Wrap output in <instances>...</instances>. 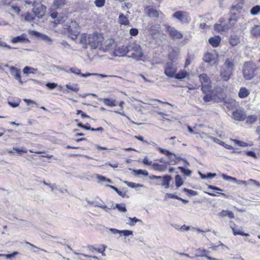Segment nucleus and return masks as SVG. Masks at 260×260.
Here are the masks:
<instances>
[{"label": "nucleus", "instance_id": "nucleus-35", "mask_svg": "<svg viewBox=\"0 0 260 260\" xmlns=\"http://www.w3.org/2000/svg\"><path fill=\"white\" fill-rule=\"evenodd\" d=\"M184 183V181L182 179L181 176L179 174H177L175 177V184L176 188L178 189L181 187Z\"/></svg>", "mask_w": 260, "mask_h": 260}, {"label": "nucleus", "instance_id": "nucleus-49", "mask_svg": "<svg viewBox=\"0 0 260 260\" xmlns=\"http://www.w3.org/2000/svg\"><path fill=\"white\" fill-rule=\"evenodd\" d=\"M13 150H15L18 155H22L23 153H26L27 152V150L25 149L24 147L22 148H17L14 147H13Z\"/></svg>", "mask_w": 260, "mask_h": 260}, {"label": "nucleus", "instance_id": "nucleus-10", "mask_svg": "<svg viewBox=\"0 0 260 260\" xmlns=\"http://www.w3.org/2000/svg\"><path fill=\"white\" fill-rule=\"evenodd\" d=\"M166 29L169 33L170 37L173 40L181 39L183 38V35L181 32L176 29L174 27L167 25Z\"/></svg>", "mask_w": 260, "mask_h": 260}, {"label": "nucleus", "instance_id": "nucleus-44", "mask_svg": "<svg viewBox=\"0 0 260 260\" xmlns=\"http://www.w3.org/2000/svg\"><path fill=\"white\" fill-rule=\"evenodd\" d=\"M245 119L246 123L251 124L256 121L257 117L255 115H251L247 117Z\"/></svg>", "mask_w": 260, "mask_h": 260}, {"label": "nucleus", "instance_id": "nucleus-54", "mask_svg": "<svg viewBox=\"0 0 260 260\" xmlns=\"http://www.w3.org/2000/svg\"><path fill=\"white\" fill-rule=\"evenodd\" d=\"M131 235H133V231L128 230H121L120 236L126 237Z\"/></svg>", "mask_w": 260, "mask_h": 260}, {"label": "nucleus", "instance_id": "nucleus-51", "mask_svg": "<svg viewBox=\"0 0 260 260\" xmlns=\"http://www.w3.org/2000/svg\"><path fill=\"white\" fill-rule=\"evenodd\" d=\"M250 14L252 15H256L260 12V6H253L250 10Z\"/></svg>", "mask_w": 260, "mask_h": 260}, {"label": "nucleus", "instance_id": "nucleus-50", "mask_svg": "<svg viewBox=\"0 0 260 260\" xmlns=\"http://www.w3.org/2000/svg\"><path fill=\"white\" fill-rule=\"evenodd\" d=\"M65 71L67 73L70 72L79 76H80L81 73V70L76 68H70L68 70H65Z\"/></svg>", "mask_w": 260, "mask_h": 260}, {"label": "nucleus", "instance_id": "nucleus-36", "mask_svg": "<svg viewBox=\"0 0 260 260\" xmlns=\"http://www.w3.org/2000/svg\"><path fill=\"white\" fill-rule=\"evenodd\" d=\"M83 129L85 130H90L92 132L98 131V132H102L104 131L103 127L100 126L98 128H93L91 127L90 124L88 123H86L85 124H84Z\"/></svg>", "mask_w": 260, "mask_h": 260}, {"label": "nucleus", "instance_id": "nucleus-17", "mask_svg": "<svg viewBox=\"0 0 260 260\" xmlns=\"http://www.w3.org/2000/svg\"><path fill=\"white\" fill-rule=\"evenodd\" d=\"M186 13V12L183 11H177L173 14V17L181 22H186L187 19L186 17L184 16V14Z\"/></svg>", "mask_w": 260, "mask_h": 260}, {"label": "nucleus", "instance_id": "nucleus-26", "mask_svg": "<svg viewBox=\"0 0 260 260\" xmlns=\"http://www.w3.org/2000/svg\"><path fill=\"white\" fill-rule=\"evenodd\" d=\"M198 174L202 179H211L215 177L217 175L215 173L208 172L207 174H203L201 171H199Z\"/></svg>", "mask_w": 260, "mask_h": 260}, {"label": "nucleus", "instance_id": "nucleus-19", "mask_svg": "<svg viewBox=\"0 0 260 260\" xmlns=\"http://www.w3.org/2000/svg\"><path fill=\"white\" fill-rule=\"evenodd\" d=\"M230 28L231 26L228 24H222L216 23L214 25V30L219 32L228 30Z\"/></svg>", "mask_w": 260, "mask_h": 260}, {"label": "nucleus", "instance_id": "nucleus-39", "mask_svg": "<svg viewBox=\"0 0 260 260\" xmlns=\"http://www.w3.org/2000/svg\"><path fill=\"white\" fill-rule=\"evenodd\" d=\"M178 52L174 49H173L168 54V59L172 62L175 61L178 58Z\"/></svg>", "mask_w": 260, "mask_h": 260}, {"label": "nucleus", "instance_id": "nucleus-16", "mask_svg": "<svg viewBox=\"0 0 260 260\" xmlns=\"http://www.w3.org/2000/svg\"><path fill=\"white\" fill-rule=\"evenodd\" d=\"M230 17L228 19L229 24L231 27H233L236 22L239 20V13H236L235 12H232V11H230Z\"/></svg>", "mask_w": 260, "mask_h": 260}, {"label": "nucleus", "instance_id": "nucleus-3", "mask_svg": "<svg viewBox=\"0 0 260 260\" xmlns=\"http://www.w3.org/2000/svg\"><path fill=\"white\" fill-rule=\"evenodd\" d=\"M235 69L234 60L232 58L225 59L220 70V75L224 81H228L233 75Z\"/></svg>", "mask_w": 260, "mask_h": 260}, {"label": "nucleus", "instance_id": "nucleus-59", "mask_svg": "<svg viewBox=\"0 0 260 260\" xmlns=\"http://www.w3.org/2000/svg\"><path fill=\"white\" fill-rule=\"evenodd\" d=\"M207 185L208 189H212L215 191H216L217 193V192L223 191V190L221 188H220L218 187H217L216 186H214L212 185H209V184H207Z\"/></svg>", "mask_w": 260, "mask_h": 260}, {"label": "nucleus", "instance_id": "nucleus-47", "mask_svg": "<svg viewBox=\"0 0 260 260\" xmlns=\"http://www.w3.org/2000/svg\"><path fill=\"white\" fill-rule=\"evenodd\" d=\"M182 191L186 192L188 196L190 197L196 196L198 194V192L197 191L186 188H183Z\"/></svg>", "mask_w": 260, "mask_h": 260}, {"label": "nucleus", "instance_id": "nucleus-24", "mask_svg": "<svg viewBox=\"0 0 260 260\" xmlns=\"http://www.w3.org/2000/svg\"><path fill=\"white\" fill-rule=\"evenodd\" d=\"M67 0H54L52 7L55 9L62 8L67 4Z\"/></svg>", "mask_w": 260, "mask_h": 260}, {"label": "nucleus", "instance_id": "nucleus-7", "mask_svg": "<svg viewBox=\"0 0 260 260\" xmlns=\"http://www.w3.org/2000/svg\"><path fill=\"white\" fill-rule=\"evenodd\" d=\"M176 72H177V68L173 62H167L164 68L165 74L169 78H173Z\"/></svg>", "mask_w": 260, "mask_h": 260}, {"label": "nucleus", "instance_id": "nucleus-38", "mask_svg": "<svg viewBox=\"0 0 260 260\" xmlns=\"http://www.w3.org/2000/svg\"><path fill=\"white\" fill-rule=\"evenodd\" d=\"M178 169H179L181 173L185 176L189 177L191 175L192 171L189 169L186 168L185 167L179 166L178 167Z\"/></svg>", "mask_w": 260, "mask_h": 260}, {"label": "nucleus", "instance_id": "nucleus-4", "mask_svg": "<svg viewBox=\"0 0 260 260\" xmlns=\"http://www.w3.org/2000/svg\"><path fill=\"white\" fill-rule=\"evenodd\" d=\"M257 69L255 65L250 62H246L244 63L242 73L244 78L246 80H250L255 76V72Z\"/></svg>", "mask_w": 260, "mask_h": 260}, {"label": "nucleus", "instance_id": "nucleus-27", "mask_svg": "<svg viewBox=\"0 0 260 260\" xmlns=\"http://www.w3.org/2000/svg\"><path fill=\"white\" fill-rule=\"evenodd\" d=\"M112 205L111 206V208L113 209H117L119 212L125 213L126 212L127 210L126 208L125 205L123 203L119 204L117 203L115 205L114 207L113 205V202L112 203Z\"/></svg>", "mask_w": 260, "mask_h": 260}, {"label": "nucleus", "instance_id": "nucleus-28", "mask_svg": "<svg viewBox=\"0 0 260 260\" xmlns=\"http://www.w3.org/2000/svg\"><path fill=\"white\" fill-rule=\"evenodd\" d=\"M105 45L107 50H111L115 47L116 42L113 39H108L105 41Z\"/></svg>", "mask_w": 260, "mask_h": 260}, {"label": "nucleus", "instance_id": "nucleus-14", "mask_svg": "<svg viewBox=\"0 0 260 260\" xmlns=\"http://www.w3.org/2000/svg\"><path fill=\"white\" fill-rule=\"evenodd\" d=\"M10 71L15 79L17 80L21 84H23V82L21 80L20 70L12 66L10 68Z\"/></svg>", "mask_w": 260, "mask_h": 260}, {"label": "nucleus", "instance_id": "nucleus-45", "mask_svg": "<svg viewBox=\"0 0 260 260\" xmlns=\"http://www.w3.org/2000/svg\"><path fill=\"white\" fill-rule=\"evenodd\" d=\"M124 183L126 184L128 186L131 188H136V187H145V186L143 184H139V183H135L132 182H128L127 181H124Z\"/></svg>", "mask_w": 260, "mask_h": 260}, {"label": "nucleus", "instance_id": "nucleus-6", "mask_svg": "<svg viewBox=\"0 0 260 260\" xmlns=\"http://www.w3.org/2000/svg\"><path fill=\"white\" fill-rule=\"evenodd\" d=\"M159 152L162 154L165 155L168 157V165H175L177 164L176 154L169 150L162 148L160 147L158 148Z\"/></svg>", "mask_w": 260, "mask_h": 260}, {"label": "nucleus", "instance_id": "nucleus-5", "mask_svg": "<svg viewBox=\"0 0 260 260\" xmlns=\"http://www.w3.org/2000/svg\"><path fill=\"white\" fill-rule=\"evenodd\" d=\"M150 180H161L162 182L160 183L159 181H157L154 183L155 185H161L164 186L165 188L168 189L170 186V182L173 179L172 177L170 175H165L164 176H156L152 175L149 176Z\"/></svg>", "mask_w": 260, "mask_h": 260}, {"label": "nucleus", "instance_id": "nucleus-53", "mask_svg": "<svg viewBox=\"0 0 260 260\" xmlns=\"http://www.w3.org/2000/svg\"><path fill=\"white\" fill-rule=\"evenodd\" d=\"M18 254H19L18 252L14 251L11 253L3 254H1L0 255L4 256L6 258H7L8 259H11V258L14 257L17 255H18Z\"/></svg>", "mask_w": 260, "mask_h": 260}, {"label": "nucleus", "instance_id": "nucleus-37", "mask_svg": "<svg viewBox=\"0 0 260 260\" xmlns=\"http://www.w3.org/2000/svg\"><path fill=\"white\" fill-rule=\"evenodd\" d=\"M231 227L233 231V234L235 236L241 235L245 237H249L250 236V235L248 233H244V232H242L240 229H236L235 227H232V226Z\"/></svg>", "mask_w": 260, "mask_h": 260}, {"label": "nucleus", "instance_id": "nucleus-22", "mask_svg": "<svg viewBox=\"0 0 260 260\" xmlns=\"http://www.w3.org/2000/svg\"><path fill=\"white\" fill-rule=\"evenodd\" d=\"M152 169L154 171L159 172H165L167 169V166L165 164H159L153 162Z\"/></svg>", "mask_w": 260, "mask_h": 260}, {"label": "nucleus", "instance_id": "nucleus-12", "mask_svg": "<svg viewBox=\"0 0 260 260\" xmlns=\"http://www.w3.org/2000/svg\"><path fill=\"white\" fill-rule=\"evenodd\" d=\"M233 116L235 120L239 121H243L246 118L245 112L241 109H236L233 111Z\"/></svg>", "mask_w": 260, "mask_h": 260}, {"label": "nucleus", "instance_id": "nucleus-29", "mask_svg": "<svg viewBox=\"0 0 260 260\" xmlns=\"http://www.w3.org/2000/svg\"><path fill=\"white\" fill-rule=\"evenodd\" d=\"M119 23L121 25H128L130 24L127 17L123 13H120L118 17Z\"/></svg>", "mask_w": 260, "mask_h": 260}, {"label": "nucleus", "instance_id": "nucleus-55", "mask_svg": "<svg viewBox=\"0 0 260 260\" xmlns=\"http://www.w3.org/2000/svg\"><path fill=\"white\" fill-rule=\"evenodd\" d=\"M46 87L49 90H52L56 88L58 86L57 84L55 82H48L46 84Z\"/></svg>", "mask_w": 260, "mask_h": 260}, {"label": "nucleus", "instance_id": "nucleus-56", "mask_svg": "<svg viewBox=\"0 0 260 260\" xmlns=\"http://www.w3.org/2000/svg\"><path fill=\"white\" fill-rule=\"evenodd\" d=\"M205 94V95L203 97V100L205 103H208L213 100V97L211 94H208V93Z\"/></svg>", "mask_w": 260, "mask_h": 260}, {"label": "nucleus", "instance_id": "nucleus-64", "mask_svg": "<svg viewBox=\"0 0 260 260\" xmlns=\"http://www.w3.org/2000/svg\"><path fill=\"white\" fill-rule=\"evenodd\" d=\"M138 34H139V30L136 28H132L129 30V34L132 36H134V37L138 35Z\"/></svg>", "mask_w": 260, "mask_h": 260}, {"label": "nucleus", "instance_id": "nucleus-1", "mask_svg": "<svg viewBox=\"0 0 260 260\" xmlns=\"http://www.w3.org/2000/svg\"><path fill=\"white\" fill-rule=\"evenodd\" d=\"M104 41V37L102 34L97 32L91 34H83L81 35L79 44L84 50L89 46L91 50L96 49L101 46Z\"/></svg>", "mask_w": 260, "mask_h": 260}, {"label": "nucleus", "instance_id": "nucleus-57", "mask_svg": "<svg viewBox=\"0 0 260 260\" xmlns=\"http://www.w3.org/2000/svg\"><path fill=\"white\" fill-rule=\"evenodd\" d=\"M105 4V0H95L94 4L98 8L103 7Z\"/></svg>", "mask_w": 260, "mask_h": 260}, {"label": "nucleus", "instance_id": "nucleus-33", "mask_svg": "<svg viewBox=\"0 0 260 260\" xmlns=\"http://www.w3.org/2000/svg\"><path fill=\"white\" fill-rule=\"evenodd\" d=\"M215 59V56L213 54L210 52H206L204 57L203 60L205 62L210 63L211 61H213Z\"/></svg>", "mask_w": 260, "mask_h": 260}, {"label": "nucleus", "instance_id": "nucleus-62", "mask_svg": "<svg viewBox=\"0 0 260 260\" xmlns=\"http://www.w3.org/2000/svg\"><path fill=\"white\" fill-rule=\"evenodd\" d=\"M179 197H179L175 194L170 193H167L165 196V199H166V198L175 199H176L178 200H179Z\"/></svg>", "mask_w": 260, "mask_h": 260}, {"label": "nucleus", "instance_id": "nucleus-9", "mask_svg": "<svg viewBox=\"0 0 260 260\" xmlns=\"http://www.w3.org/2000/svg\"><path fill=\"white\" fill-rule=\"evenodd\" d=\"M29 34L37 38L40 39L49 45H51L52 44L53 40L45 34H42L36 30H31L29 31Z\"/></svg>", "mask_w": 260, "mask_h": 260}, {"label": "nucleus", "instance_id": "nucleus-41", "mask_svg": "<svg viewBox=\"0 0 260 260\" xmlns=\"http://www.w3.org/2000/svg\"><path fill=\"white\" fill-rule=\"evenodd\" d=\"M101 100L103 101L104 104L106 106L110 107H113L116 106L115 100H113L110 98H105L102 99Z\"/></svg>", "mask_w": 260, "mask_h": 260}, {"label": "nucleus", "instance_id": "nucleus-46", "mask_svg": "<svg viewBox=\"0 0 260 260\" xmlns=\"http://www.w3.org/2000/svg\"><path fill=\"white\" fill-rule=\"evenodd\" d=\"M220 215L222 217L228 216L230 218H233L234 217V213L229 210H223L220 212Z\"/></svg>", "mask_w": 260, "mask_h": 260}, {"label": "nucleus", "instance_id": "nucleus-61", "mask_svg": "<svg viewBox=\"0 0 260 260\" xmlns=\"http://www.w3.org/2000/svg\"><path fill=\"white\" fill-rule=\"evenodd\" d=\"M244 153L247 156L251 157L252 158H257V156H256V154L255 152L254 151H252V150H249V151H245Z\"/></svg>", "mask_w": 260, "mask_h": 260}, {"label": "nucleus", "instance_id": "nucleus-48", "mask_svg": "<svg viewBox=\"0 0 260 260\" xmlns=\"http://www.w3.org/2000/svg\"><path fill=\"white\" fill-rule=\"evenodd\" d=\"M66 87L68 89L76 92L79 90V87H78V84H74V85H72L70 84H67L66 85Z\"/></svg>", "mask_w": 260, "mask_h": 260}, {"label": "nucleus", "instance_id": "nucleus-15", "mask_svg": "<svg viewBox=\"0 0 260 260\" xmlns=\"http://www.w3.org/2000/svg\"><path fill=\"white\" fill-rule=\"evenodd\" d=\"M46 8L45 6L41 5L38 7L33 9L35 15L38 18H42L45 13Z\"/></svg>", "mask_w": 260, "mask_h": 260}, {"label": "nucleus", "instance_id": "nucleus-30", "mask_svg": "<svg viewBox=\"0 0 260 260\" xmlns=\"http://www.w3.org/2000/svg\"><path fill=\"white\" fill-rule=\"evenodd\" d=\"M200 81L202 84L211 83V81L209 77L206 74H201L199 76Z\"/></svg>", "mask_w": 260, "mask_h": 260}, {"label": "nucleus", "instance_id": "nucleus-13", "mask_svg": "<svg viewBox=\"0 0 260 260\" xmlns=\"http://www.w3.org/2000/svg\"><path fill=\"white\" fill-rule=\"evenodd\" d=\"M11 42L13 44H16L18 43H29L30 42L29 40L27 38V35L25 34H23L20 36H18L13 38Z\"/></svg>", "mask_w": 260, "mask_h": 260}, {"label": "nucleus", "instance_id": "nucleus-60", "mask_svg": "<svg viewBox=\"0 0 260 260\" xmlns=\"http://www.w3.org/2000/svg\"><path fill=\"white\" fill-rule=\"evenodd\" d=\"M85 201L87 202L89 205H93L95 207H99L100 203L95 201H90L87 198L85 199Z\"/></svg>", "mask_w": 260, "mask_h": 260}, {"label": "nucleus", "instance_id": "nucleus-52", "mask_svg": "<svg viewBox=\"0 0 260 260\" xmlns=\"http://www.w3.org/2000/svg\"><path fill=\"white\" fill-rule=\"evenodd\" d=\"M24 19L28 22H31L35 19V17L33 14L30 12H27L24 16Z\"/></svg>", "mask_w": 260, "mask_h": 260}, {"label": "nucleus", "instance_id": "nucleus-18", "mask_svg": "<svg viewBox=\"0 0 260 260\" xmlns=\"http://www.w3.org/2000/svg\"><path fill=\"white\" fill-rule=\"evenodd\" d=\"M221 37L219 36H216L210 38L208 42L212 47H217L221 42Z\"/></svg>", "mask_w": 260, "mask_h": 260}, {"label": "nucleus", "instance_id": "nucleus-58", "mask_svg": "<svg viewBox=\"0 0 260 260\" xmlns=\"http://www.w3.org/2000/svg\"><path fill=\"white\" fill-rule=\"evenodd\" d=\"M143 164L145 166H151L152 167L153 162L150 160L147 156H145L142 160Z\"/></svg>", "mask_w": 260, "mask_h": 260}, {"label": "nucleus", "instance_id": "nucleus-21", "mask_svg": "<svg viewBox=\"0 0 260 260\" xmlns=\"http://www.w3.org/2000/svg\"><path fill=\"white\" fill-rule=\"evenodd\" d=\"M188 75V73L187 71L184 70H180L178 73L176 72L174 74V76L173 78L177 80H181L186 78Z\"/></svg>", "mask_w": 260, "mask_h": 260}, {"label": "nucleus", "instance_id": "nucleus-32", "mask_svg": "<svg viewBox=\"0 0 260 260\" xmlns=\"http://www.w3.org/2000/svg\"><path fill=\"white\" fill-rule=\"evenodd\" d=\"M23 73L24 74H36L38 71V69L37 68H34L29 66H25L23 69Z\"/></svg>", "mask_w": 260, "mask_h": 260}, {"label": "nucleus", "instance_id": "nucleus-42", "mask_svg": "<svg viewBox=\"0 0 260 260\" xmlns=\"http://www.w3.org/2000/svg\"><path fill=\"white\" fill-rule=\"evenodd\" d=\"M196 251L197 253L195 254V256L197 257H206L207 256V254L209 253V251L208 250L205 249L201 250L200 248L197 249Z\"/></svg>", "mask_w": 260, "mask_h": 260}, {"label": "nucleus", "instance_id": "nucleus-25", "mask_svg": "<svg viewBox=\"0 0 260 260\" xmlns=\"http://www.w3.org/2000/svg\"><path fill=\"white\" fill-rule=\"evenodd\" d=\"M251 35L255 38H260V25H255L250 30Z\"/></svg>", "mask_w": 260, "mask_h": 260}, {"label": "nucleus", "instance_id": "nucleus-8", "mask_svg": "<svg viewBox=\"0 0 260 260\" xmlns=\"http://www.w3.org/2000/svg\"><path fill=\"white\" fill-rule=\"evenodd\" d=\"M72 25L73 26L70 25L67 27V32L72 40H76L79 34V25L76 22L73 23Z\"/></svg>", "mask_w": 260, "mask_h": 260}, {"label": "nucleus", "instance_id": "nucleus-31", "mask_svg": "<svg viewBox=\"0 0 260 260\" xmlns=\"http://www.w3.org/2000/svg\"><path fill=\"white\" fill-rule=\"evenodd\" d=\"M249 93V90L246 87H243L240 89L238 96L241 99H244L247 97Z\"/></svg>", "mask_w": 260, "mask_h": 260}, {"label": "nucleus", "instance_id": "nucleus-23", "mask_svg": "<svg viewBox=\"0 0 260 260\" xmlns=\"http://www.w3.org/2000/svg\"><path fill=\"white\" fill-rule=\"evenodd\" d=\"M240 42V37L236 35H231L229 38V43L233 46H237Z\"/></svg>", "mask_w": 260, "mask_h": 260}, {"label": "nucleus", "instance_id": "nucleus-20", "mask_svg": "<svg viewBox=\"0 0 260 260\" xmlns=\"http://www.w3.org/2000/svg\"><path fill=\"white\" fill-rule=\"evenodd\" d=\"M147 14L149 17L157 18L159 17V12L150 6L146 8Z\"/></svg>", "mask_w": 260, "mask_h": 260}, {"label": "nucleus", "instance_id": "nucleus-43", "mask_svg": "<svg viewBox=\"0 0 260 260\" xmlns=\"http://www.w3.org/2000/svg\"><path fill=\"white\" fill-rule=\"evenodd\" d=\"M128 220L129 221V222H128L127 223L129 225H131V226H134L135 224V223H136L138 222H141V224L142 225H144V222H143V221L142 220L138 219L136 217H129L128 218Z\"/></svg>", "mask_w": 260, "mask_h": 260}, {"label": "nucleus", "instance_id": "nucleus-2", "mask_svg": "<svg viewBox=\"0 0 260 260\" xmlns=\"http://www.w3.org/2000/svg\"><path fill=\"white\" fill-rule=\"evenodd\" d=\"M128 53L132 52L128 57H131L136 61H145L147 58L144 55L143 50L141 46L136 43V42H129L128 43Z\"/></svg>", "mask_w": 260, "mask_h": 260}, {"label": "nucleus", "instance_id": "nucleus-63", "mask_svg": "<svg viewBox=\"0 0 260 260\" xmlns=\"http://www.w3.org/2000/svg\"><path fill=\"white\" fill-rule=\"evenodd\" d=\"M77 114H81V116L82 118H90V116L88 115L86 113L84 112L81 110H77Z\"/></svg>", "mask_w": 260, "mask_h": 260}, {"label": "nucleus", "instance_id": "nucleus-11", "mask_svg": "<svg viewBox=\"0 0 260 260\" xmlns=\"http://www.w3.org/2000/svg\"><path fill=\"white\" fill-rule=\"evenodd\" d=\"M128 44L126 46L122 45L115 48L113 52L115 56L123 57L128 53Z\"/></svg>", "mask_w": 260, "mask_h": 260}, {"label": "nucleus", "instance_id": "nucleus-40", "mask_svg": "<svg viewBox=\"0 0 260 260\" xmlns=\"http://www.w3.org/2000/svg\"><path fill=\"white\" fill-rule=\"evenodd\" d=\"M211 83H207L201 85V90L204 93L210 92L211 91Z\"/></svg>", "mask_w": 260, "mask_h": 260}, {"label": "nucleus", "instance_id": "nucleus-34", "mask_svg": "<svg viewBox=\"0 0 260 260\" xmlns=\"http://www.w3.org/2000/svg\"><path fill=\"white\" fill-rule=\"evenodd\" d=\"M133 174L135 176H139L140 175H143L144 176H148L149 175L148 172L146 170L142 169H132V170Z\"/></svg>", "mask_w": 260, "mask_h": 260}]
</instances>
